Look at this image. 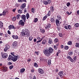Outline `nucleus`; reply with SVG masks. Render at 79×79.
I'll return each instance as SVG.
<instances>
[{
  "label": "nucleus",
  "instance_id": "17",
  "mask_svg": "<svg viewBox=\"0 0 79 79\" xmlns=\"http://www.w3.org/2000/svg\"><path fill=\"white\" fill-rule=\"evenodd\" d=\"M24 71H25V69H24V68H22L21 69L20 72L21 74H23V73Z\"/></svg>",
  "mask_w": 79,
  "mask_h": 79
},
{
  "label": "nucleus",
  "instance_id": "43",
  "mask_svg": "<svg viewBox=\"0 0 79 79\" xmlns=\"http://www.w3.org/2000/svg\"><path fill=\"white\" fill-rule=\"evenodd\" d=\"M42 39L43 38H41V40L37 41L36 43H37V44H38V43H40V42H41L42 40Z\"/></svg>",
  "mask_w": 79,
  "mask_h": 79
},
{
  "label": "nucleus",
  "instance_id": "28",
  "mask_svg": "<svg viewBox=\"0 0 79 79\" xmlns=\"http://www.w3.org/2000/svg\"><path fill=\"white\" fill-rule=\"evenodd\" d=\"M75 47L79 48V43H76L75 44Z\"/></svg>",
  "mask_w": 79,
  "mask_h": 79
},
{
  "label": "nucleus",
  "instance_id": "8",
  "mask_svg": "<svg viewBox=\"0 0 79 79\" xmlns=\"http://www.w3.org/2000/svg\"><path fill=\"white\" fill-rule=\"evenodd\" d=\"M2 56L3 58H6L8 57V54L6 53H4L2 55Z\"/></svg>",
  "mask_w": 79,
  "mask_h": 79
},
{
  "label": "nucleus",
  "instance_id": "4",
  "mask_svg": "<svg viewBox=\"0 0 79 79\" xmlns=\"http://www.w3.org/2000/svg\"><path fill=\"white\" fill-rule=\"evenodd\" d=\"M18 43L16 41H15L12 44V47L14 48H15L17 47Z\"/></svg>",
  "mask_w": 79,
  "mask_h": 79
},
{
  "label": "nucleus",
  "instance_id": "21",
  "mask_svg": "<svg viewBox=\"0 0 79 79\" xmlns=\"http://www.w3.org/2000/svg\"><path fill=\"white\" fill-rule=\"evenodd\" d=\"M50 10L51 11V12H53L54 10V7L53 6H52L51 7H50Z\"/></svg>",
  "mask_w": 79,
  "mask_h": 79
},
{
  "label": "nucleus",
  "instance_id": "13",
  "mask_svg": "<svg viewBox=\"0 0 79 79\" xmlns=\"http://www.w3.org/2000/svg\"><path fill=\"white\" fill-rule=\"evenodd\" d=\"M48 28L51 29V24L50 23L48 24L47 25H46V27H45V29H48Z\"/></svg>",
  "mask_w": 79,
  "mask_h": 79
},
{
  "label": "nucleus",
  "instance_id": "18",
  "mask_svg": "<svg viewBox=\"0 0 79 79\" xmlns=\"http://www.w3.org/2000/svg\"><path fill=\"white\" fill-rule=\"evenodd\" d=\"M12 37L14 39H18V36L17 35H13L12 36Z\"/></svg>",
  "mask_w": 79,
  "mask_h": 79
},
{
  "label": "nucleus",
  "instance_id": "24",
  "mask_svg": "<svg viewBox=\"0 0 79 79\" xmlns=\"http://www.w3.org/2000/svg\"><path fill=\"white\" fill-rule=\"evenodd\" d=\"M19 2H27L26 0H18Z\"/></svg>",
  "mask_w": 79,
  "mask_h": 79
},
{
  "label": "nucleus",
  "instance_id": "62",
  "mask_svg": "<svg viewBox=\"0 0 79 79\" xmlns=\"http://www.w3.org/2000/svg\"><path fill=\"white\" fill-rule=\"evenodd\" d=\"M64 28H65L66 29H68V27H67L66 25H65L64 26Z\"/></svg>",
  "mask_w": 79,
  "mask_h": 79
},
{
  "label": "nucleus",
  "instance_id": "46",
  "mask_svg": "<svg viewBox=\"0 0 79 79\" xmlns=\"http://www.w3.org/2000/svg\"><path fill=\"white\" fill-rule=\"evenodd\" d=\"M6 12L5 11H3L2 13V15H6Z\"/></svg>",
  "mask_w": 79,
  "mask_h": 79
},
{
  "label": "nucleus",
  "instance_id": "59",
  "mask_svg": "<svg viewBox=\"0 0 79 79\" xmlns=\"http://www.w3.org/2000/svg\"><path fill=\"white\" fill-rule=\"evenodd\" d=\"M9 57L10 58H11V59H12V58H13V56H11V55H9Z\"/></svg>",
  "mask_w": 79,
  "mask_h": 79
},
{
  "label": "nucleus",
  "instance_id": "32",
  "mask_svg": "<svg viewBox=\"0 0 79 79\" xmlns=\"http://www.w3.org/2000/svg\"><path fill=\"white\" fill-rule=\"evenodd\" d=\"M57 18V19H59V20H61V16L60 15H58Z\"/></svg>",
  "mask_w": 79,
  "mask_h": 79
},
{
  "label": "nucleus",
  "instance_id": "53",
  "mask_svg": "<svg viewBox=\"0 0 79 79\" xmlns=\"http://www.w3.org/2000/svg\"><path fill=\"white\" fill-rule=\"evenodd\" d=\"M4 36L5 37H6V38H8V35L7 34H6L4 35Z\"/></svg>",
  "mask_w": 79,
  "mask_h": 79
},
{
  "label": "nucleus",
  "instance_id": "56",
  "mask_svg": "<svg viewBox=\"0 0 79 79\" xmlns=\"http://www.w3.org/2000/svg\"><path fill=\"white\" fill-rule=\"evenodd\" d=\"M42 38H40V37H37V39H38V40H41V39Z\"/></svg>",
  "mask_w": 79,
  "mask_h": 79
},
{
  "label": "nucleus",
  "instance_id": "52",
  "mask_svg": "<svg viewBox=\"0 0 79 79\" xmlns=\"http://www.w3.org/2000/svg\"><path fill=\"white\" fill-rule=\"evenodd\" d=\"M71 58H72L71 57L69 56H67V58L68 59H69V60H70L71 59Z\"/></svg>",
  "mask_w": 79,
  "mask_h": 79
},
{
  "label": "nucleus",
  "instance_id": "30",
  "mask_svg": "<svg viewBox=\"0 0 79 79\" xmlns=\"http://www.w3.org/2000/svg\"><path fill=\"white\" fill-rule=\"evenodd\" d=\"M32 39H33V37L32 36H30L29 38V41H32Z\"/></svg>",
  "mask_w": 79,
  "mask_h": 79
},
{
  "label": "nucleus",
  "instance_id": "40",
  "mask_svg": "<svg viewBox=\"0 0 79 79\" xmlns=\"http://www.w3.org/2000/svg\"><path fill=\"white\" fill-rule=\"evenodd\" d=\"M66 5H67V6H68V7H69V6H70V2H67L66 4Z\"/></svg>",
  "mask_w": 79,
  "mask_h": 79
},
{
  "label": "nucleus",
  "instance_id": "15",
  "mask_svg": "<svg viewBox=\"0 0 79 79\" xmlns=\"http://www.w3.org/2000/svg\"><path fill=\"white\" fill-rule=\"evenodd\" d=\"M26 7V4L24 3L20 6V9L21 10H23L24 8Z\"/></svg>",
  "mask_w": 79,
  "mask_h": 79
},
{
  "label": "nucleus",
  "instance_id": "31",
  "mask_svg": "<svg viewBox=\"0 0 79 79\" xmlns=\"http://www.w3.org/2000/svg\"><path fill=\"white\" fill-rule=\"evenodd\" d=\"M74 26L75 27H78L79 26V24L78 23H76L75 25Z\"/></svg>",
  "mask_w": 79,
  "mask_h": 79
},
{
  "label": "nucleus",
  "instance_id": "27",
  "mask_svg": "<svg viewBox=\"0 0 79 79\" xmlns=\"http://www.w3.org/2000/svg\"><path fill=\"white\" fill-rule=\"evenodd\" d=\"M34 66L35 67V68H37L38 67V64H37V63L35 62L34 64Z\"/></svg>",
  "mask_w": 79,
  "mask_h": 79
},
{
  "label": "nucleus",
  "instance_id": "38",
  "mask_svg": "<svg viewBox=\"0 0 79 79\" xmlns=\"http://www.w3.org/2000/svg\"><path fill=\"white\" fill-rule=\"evenodd\" d=\"M38 21V19L37 18H36L34 20V23H37Z\"/></svg>",
  "mask_w": 79,
  "mask_h": 79
},
{
  "label": "nucleus",
  "instance_id": "12",
  "mask_svg": "<svg viewBox=\"0 0 79 79\" xmlns=\"http://www.w3.org/2000/svg\"><path fill=\"white\" fill-rule=\"evenodd\" d=\"M9 29H15V27H14V25H10L9 26Z\"/></svg>",
  "mask_w": 79,
  "mask_h": 79
},
{
  "label": "nucleus",
  "instance_id": "60",
  "mask_svg": "<svg viewBox=\"0 0 79 79\" xmlns=\"http://www.w3.org/2000/svg\"><path fill=\"white\" fill-rule=\"evenodd\" d=\"M31 61V59H29L28 60L27 62H28V63H29V62H30V61Z\"/></svg>",
  "mask_w": 79,
  "mask_h": 79
},
{
  "label": "nucleus",
  "instance_id": "64",
  "mask_svg": "<svg viewBox=\"0 0 79 79\" xmlns=\"http://www.w3.org/2000/svg\"><path fill=\"white\" fill-rule=\"evenodd\" d=\"M77 15H79V10L77 11Z\"/></svg>",
  "mask_w": 79,
  "mask_h": 79
},
{
  "label": "nucleus",
  "instance_id": "16",
  "mask_svg": "<svg viewBox=\"0 0 79 79\" xmlns=\"http://www.w3.org/2000/svg\"><path fill=\"white\" fill-rule=\"evenodd\" d=\"M41 44L42 45H45V44H47V40H44L42 41Z\"/></svg>",
  "mask_w": 79,
  "mask_h": 79
},
{
  "label": "nucleus",
  "instance_id": "9",
  "mask_svg": "<svg viewBox=\"0 0 79 79\" xmlns=\"http://www.w3.org/2000/svg\"><path fill=\"white\" fill-rule=\"evenodd\" d=\"M21 18L23 20L24 22L26 21V16L25 15H22L21 16Z\"/></svg>",
  "mask_w": 79,
  "mask_h": 79
},
{
  "label": "nucleus",
  "instance_id": "33",
  "mask_svg": "<svg viewBox=\"0 0 79 79\" xmlns=\"http://www.w3.org/2000/svg\"><path fill=\"white\" fill-rule=\"evenodd\" d=\"M40 32L43 34L45 32V30L44 29H41L40 30Z\"/></svg>",
  "mask_w": 79,
  "mask_h": 79
},
{
  "label": "nucleus",
  "instance_id": "55",
  "mask_svg": "<svg viewBox=\"0 0 79 79\" xmlns=\"http://www.w3.org/2000/svg\"><path fill=\"white\" fill-rule=\"evenodd\" d=\"M70 61H71V62H72V63H73V62L74 61V60L72 58H71V59H70Z\"/></svg>",
  "mask_w": 79,
  "mask_h": 79
},
{
  "label": "nucleus",
  "instance_id": "47",
  "mask_svg": "<svg viewBox=\"0 0 79 79\" xmlns=\"http://www.w3.org/2000/svg\"><path fill=\"white\" fill-rule=\"evenodd\" d=\"M68 27L69 29V30L71 29L72 28H71V25H68Z\"/></svg>",
  "mask_w": 79,
  "mask_h": 79
},
{
  "label": "nucleus",
  "instance_id": "35",
  "mask_svg": "<svg viewBox=\"0 0 79 79\" xmlns=\"http://www.w3.org/2000/svg\"><path fill=\"white\" fill-rule=\"evenodd\" d=\"M51 21L52 23H54L55 22V19L52 18H51Z\"/></svg>",
  "mask_w": 79,
  "mask_h": 79
},
{
  "label": "nucleus",
  "instance_id": "3",
  "mask_svg": "<svg viewBox=\"0 0 79 79\" xmlns=\"http://www.w3.org/2000/svg\"><path fill=\"white\" fill-rule=\"evenodd\" d=\"M18 56H14L12 57V60L13 61H14V62H16V61H17L18 60Z\"/></svg>",
  "mask_w": 79,
  "mask_h": 79
},
{
  "label": "nucleus",
  "instance_id": "63",
  "mask_svg": "<svg viewBox=\"0 0 79 79\" xmlns=\"http://www.w3.org/2000/svg\"><path fill=\"white\" fill-rule=\"evenodd\" d=\"M11 64H12L10 62H8V65H10Z\"/></svg>",
  "mask_w": 79,
  "mask_h": 79
},
{
  "label": "nucleus",
  "instance_id": "42",
  "mask_svg": "<svg viewBox=\"0 0 79 79\" xmlns=\"http://www.w3.org/2000/svg\"><path fill=\"white\" fill-rule=\"evenodd\" d=\"M16 17H13L12 19L13 21H16Z\"/></svg>",
  "mask_w": 79,
  "mask_h": 79
},
{
  "label": "nucleus",
  "instance_id": "26",
  "mask_svg": "<svg viewBox=\"0 0 79 79\" xmlns=\"http://www.w3.org/2000/svg\"><path fill=\"white\" fill-rule=\"evenodd\" d=\"M73 61L75 62L77 60V56H74L73 57Z\"/></svg>",
  "mask_w": 79,
  "mask_h": 79
},
{
  "label": "nucleus",
  "instance_id": "1",
  "mask_svg": "<svg viewBox=\"0 0 79 79\" xmlns=\"http://www.w3.org/2000/svg\"><path fill=\"white\" fill-rule=\"evenodd\" d=\"M53 52V49L52 48H49L48 49H46L44 52V53L47 56H49Z\"/></svg>",
  "mask_w": 79,
  "mask_h": 79
},
{
  "label": "nucleus",
  "instance_id": "7",
  "mask_svg": "<svg viewBox=\"0 0 79 79\" xmlns=\"http://www.w3.org/2000/svg\"><path fill=\"white\" fill-rule=\"evenodd\" d=\"M10 48V46L7 44L6 45L5 48L4 49V52H6L7 50H8V49H9Z\"/></svg>",
  "mask_w": 79,
  "mask_h": 79
},
{
  "label": "nucleus",
  "instance_id": "22",
  "mask_svg": "<svg viewBox=\"0 0 79 79\" xmlns=\"http://www.w3.org/2000/svg\"><path fill=\"white\" fill-rule=\"evenodd\" d=\"M48 65H50V64H51V61H52L51 60L48 59Z\"/></svg>",
  "mask_w": 79,
  "mask_h": 79
},
{
  "label": "nucleus",
  "instance_id": "5",
  "mask_svg": "<svg viewBox=\"0 0 79 79\" xmlns=\"http://www.w3.org/2000/svg\"><path fill=\"white\" fill-rule=\"evenodd\" d=\"M58 76H59L60 77H63V71H60L58 74Z\"/></svg>",
  "mask_w": 79,
  "mask_h": 79
},
{
  "label": "nucleus",
  "instance_id": "11",
  "mask_svg": "<svg viewBox=\"0 0 79 79\" xmlns=\"http://www.w3.org/2000/svg\"><path fill=\"white\" fill-rule=\"evenodd\" d=\"M56 23L57 26H58V27H59V26H60V21L58 19H57L56 20Z\"/></svg>",
  "mask_w": 79,
  "mask_h": 79
},
{
  "label": "nucleus",
  "instance_id": "48",
  "mask_svg": "<svg viewBox=\"0 0 79 79\" xmlns=\"http://www.w3.org/2000/svg\"><path fill=\"white\" fill-rule=\"evenodd\" d=\"M73 53L72 52H69V55H72V54H73Z\"/></svg>",
  "mask_w": 79,
  "mask_h": 79
},
{
  "label": "nucleus",
  "instance_id": "6",
  "mask_svg": "<svg viewBox=\"0 0 79 79\" xmlns=\"http://www.w3.org/2000/svg\"><path fill=\"white\" fill-rule=\"evenodd\" d=\"M38 72L41 74H44V71L43 69L41 68H39L38 69Z\"/></svg>",
  "mask_w": 79,
  "mask_h": 79
},
{
  "label": "nucleus",
  "instance_id": "41",
  "mask_svg": "<svg viewBox=\"0 0 79 79\" xmlns=\"http://www.w3.org/2000/svg\"><path fill=\"white\" fill-rule=\"evenodd\" d=\"M35 12V9L33 8H32L31 9V12L33 13H34Z\"/></svg>",
  "mask_w": 79,
  "mask_h": 79
},
{
  "label": "nucleus",
  "instance_id": "10",
  "mask_svg": "<svg viewBox=\"0 0 79 79\" xmlns=\"http://www.w3.org/2000/svg\"><path fill=\"white\" fill-rule=\"evenodd\" d=\"M50 0H48L47 1H44L43 3L45 5H48V3H51V2H50Z\"/></svg>",
  "mask_w": 79,
  "mask_h": 79
},
{
  "label": "nucleus",
  "instance_id": "50",
  "mask_svg": "<svg viewBox=\"0 0 79 79\" xmlns=\"http://www.w3.org/2000/svg\"><path fill=\"white\" fill-rule=\"evenodd\" d=\"M68 46H65L64 47V49L65 50H68Z\"/></svg>",
  "mask_w": 79,
  "mask_h": 79
},
{
  "label": "nucleus",
  "instance_id": "23",
  "mask_svg": "<svg viewBox=\"0 0 79 79\" xmlns=\"http://www.w3.org/2000/svg\"><path fill=\"white\" fill-rule=\"evenodd\" d=\"M49 40L48 41V43L49 44H52V39H49Z\"/></svg>",
  "mask_w": 79,
  "mask_h": 79
},
{
  "label": "nucleus",
  "instance_id": "29",
  "mask_svg": "<svg viewBox=\"0 0 79 79\" xmlns=\"http://www.w3.org/2000/svg\"><path fill=\"white\" fill-rule=\"evenodd\" d=\"M47 17H48V16L47 15H46L45 16H44L43 17V21H44V20H45L47 18Z\"/></svg>",
  "mask_w": 79,
  "mask_h": 79
},
{
  "label": "nucleus",
  "instance_id": "44",
  "mask_svg": "<svg viewBox=\"0 0 79 79\" xmlns=\"http://www.w3.org/2000/svg\"><path fill=\"white\" fill-rule=\"evenodd\" d=\"M54 41L55 42H58V39L56 38L54 40Z\"/></svg>",
  "mask_w": 79,
  "mask_h": 79
},
{
  "label": "nucleus",
  "instance_id": "37",
  "mask_svg": "<svg viewBox=\"0 0 79 79\" xmlns=\"http://www.w3.org/2000/svg\"><path fill=\"white\" fill-rule=\"evenodd\" d=\"M59 36L61 37H63V35L61 33H60L59 34Z\"/></svg>",
  "mask_w": 79,
  "mask_h": 79
},
{
  "label": "nucleus",
  "instance_id": "19",
  "mask_svg": "<svg viewBox=\"0 0 79 79\" xmlns=\"http://www.w3.org/2000/svg\"><path fill=\"white\" fill-rule=\"evenodd\" d=\"M19 23L21 24V26H24V22H23L22 20H20L19 22Z\"/></svg>",
  "mask_w": 79,
  "mask_h": 79
},
{
  "label": "nucleus",
  "instance_id": "49",
  "mask_svg": "<svg viewBox=\"0 0 79 79\" xmlns=\"http://www.w3.org/2000/svg\"><path fill=\"white\" fill-rule=\"evenodd\" d=\"M6 13H9V11H8V9H6L5 10Z\"/></svg>",
  "mask_w": 79,
  "mask_h": 79
},
{
  "label": "nucleus",
  "instance_id": "45",
  "mask_svg": "<svg viewBox=\"0 0 79 79\" xmlns=\"http://www.w3.org/2000/svg\"><path fill=\"white\" fill-rule=\"evenodd\" d=\"M19 17H20V15H18L16 16V18L17 19H18L19 18Z\"/></svg>",
  "mask_w": 79,
  "mask_h": 79
},
{
  "label": "nucleus",
  "instance_id": "14",
  "mask_svg": "<svg viewBox=\"0 0 79 79\" xmlns=\"http://www.w3.org/2000/svg\"><path fill=\"white\" fill-rule=\"evenodd\" d=\"M1 69H2V71H4V72L6 71H7V69H8L6 67H2Z\"/></svg>",
  "mask_w": 79,
  "mask_h": 79
},
{
  "label": "nucleus",
  "instance_id": "25",
  "mask_svg": "<svg viewBox=\"0 0 79 79\" xmlns=\"http://www.w3.org/2000/svg\"><path fill=\"white\" fill-rule=\"evenodd\" d=\"M26 16L27 19H29V17H30L29 14V13H27L26 15Z\"/></svg>",
  "mask_w": 79,
  "mask_h": 79
},
{
  "label": "nucleus",
  "instance_id": "34",
  "mask_svg": "<svg viewBox=\"0 0 79 79\" xmlns=\"http://www.w3.org/2000/svg\"><path fill=\"white\" fill-rule=\"evenodd\" d=\"M68 45H72V41H69L68 43Z\"/></svg>",
  "mask_w": 79,
  "mask_h": 79
},
{
  "label": "nucleus",
  "instance_id": "39",
  "mask_svg": "<svg viewBox=\"0 0 79 79\" xmlns=\"http://www.w3.org/2000/svg\"><path fill=\"white\" fill-rule=\"evenodd\" d=\"M18 13H20V14L22 13V12H23V11H22V10H18Z\"/></svg>",
  "mask_w": 79,
  "mask_h": 79
},
{
  "label": "nucleus",
  "instance_id": "20",
  "mask_svg": "<svg viewBox=\"0 0 79 79\" xmlns=\"http://www.w3.org/2000/svg\"><path fill=\"white\" fill-rule=\"evenodd\" d=\"M3 23L1 21H0V27L1 29H2L3 28Z\"/></svg>",
  "mask_w": 79,
  "mask_h": 79
},
{
  "label": "nucleus",
  "instance_id": "61",
  "mask_svg": "<svg viewBox=\"0 0 79 79\" xmlns=\"http://www.w3.org/2000/svg\"><path fill=\"white\" fill-rule=\"evenodd\" d=\"M4 34L3 33H2V32H0V35H3Z\"/></svg>",
  "mask_w": 79,
  "mask_h": 79
},
{
  "label": "nucleus",
  "instance_id": "2",
  "mask_svg": "<svg viewBox=\"0 0 79 79\" xmlns=\"http://www.w3.org/2000/svg\"><path fill=\"white\" fill-rule=\"evenodd\" d=\"M30 32L29 30L27 29H25V30H23L22 32V35L23 37H25L26 35H27V37H29L30 35Z\"/></svg>",
  "mask_w": 79,
  "mask_h": 79
},
{
  "label": "nucleus",
  "instance_id": "51",
  "mask_svg": "<svg viewBox=\"0 0 79 79\" xmlns=\"http://www.w3.org/2000/svg\"><path fill=\"white\" fill-rule=\"evenodd\" d=\"M13 68V65H11L9 66V69H11L12 68Z\"/></svg>",
  "mask_w": 79,
  "mask_h": 79
},
{
  "label": "nucleus",
  "instance_id": "54",
  "mask_svg": "<svg viewBox=\"0 0 79 79\" xmlns=\"http://www.w3.org/2000/svg\"><path fill=\"white\" fill-rule=\"evenodd\" d=\"M54 47L55 48V50H57V46H56V45H54Z\"/></svg>",
  "mask_w": 79,
  "mask_h": 79
},
{
  "label": "nucleus",
  "instance_id": "58",
  "mask_svg": "<svg viewBox=\"0 0 79 79\" xmlns=\"http://www.w3.org/2000/svg\"><path fill=\"white\" fill-rule=\"evenodd\" d=\"M32 79H37V78H36V77H35V76H34L33 77Z\"/></svg>",
  "mask_w": 79,
  "mask_h": 79
},
{
  "label": "nucleus",
  "instance_id": "36",
  "mask_svg": "<svg viewBox=\"0 0 79 79\" xmlns=\"http://www.w3.org/2000/svg\"><path fill=\"white\" fill-rule=\"evenodd\" d=\"M50 15H51V12L49 10L48 13V16H50Z\"/></svg>",
  "mask_w": 79,
  "mask_h": 79
},
{
  "label": "nucleus",
  "instance_id": "57",
  "mask_svg": "<svg viewBox=\"0 0 79 79\" xmlns=\"http://www.w3.org/2000/svg\"><path fill=\"white\" fill-rule=\"evenodd\" d=\"M11 55H12L13 56H15V54L14 52H11Z\"/></svg>",
  "mask_w": 79,
  "mask_h": 79
}]
</instances>
